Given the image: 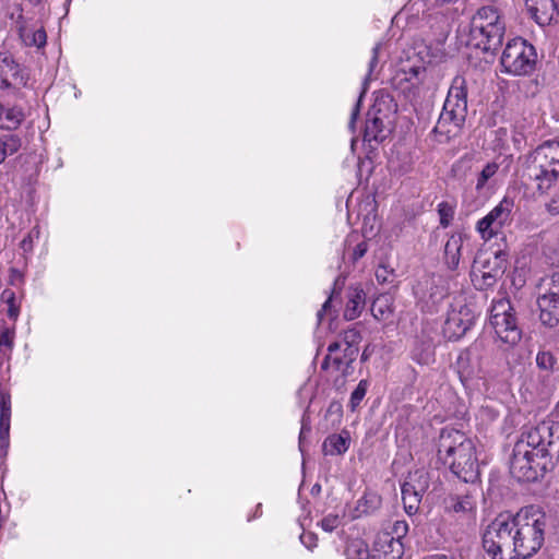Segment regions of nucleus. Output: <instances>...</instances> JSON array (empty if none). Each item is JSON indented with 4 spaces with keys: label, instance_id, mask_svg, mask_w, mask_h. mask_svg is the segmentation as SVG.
I'll return each mask as SVG.
<instances>
[{
    "label": "nucleus",
    "instance_id": "17",
    "mask_svg": "<svg viewBox=\"0 0 559 559\" xmlns=\"http://www.w3.org/2000/svg\"><path fill=\"white\" fill-rule=\"evenodd\" d=\"M467 239V235L455 231L452 233L443 248V262L448 270L456 271L462 258L463 243Z\"/></svg>",
    "mask_w": 559,
    "mask_h": 559
},
{
    "label": "nucleus",
    "instance_id": "38",
    "mask_svg": "<svg viewBox=\"0 0 559 559\" xmlns=\"http://www.w3.org/2000/svg\"><path fill=\"white\" fill-rule=\"evenodd\" d=\"M536 364L540 369L551 370L556 364V359L550 352H538Z\"/></svg>",
    "mask_w": 559,
    "mask_h": 559
},
{
    "label": "nucleus",
    "instance_id": "46",
    "mask_svg": "<svg viewBox=\"0 0 559 559\" xmlns=\"http://www.w3.org/2000/svg\"><path fill=\"white\" fill-rule=\"evenodd\" d=\"M14 344V332L10 329H4L0 333V347H7L11 349Z\"/></svg>",
    "mask_w": 559,
    "mask_h": 559
},
{
    "label": "nucleus",
    "instance_id": "40",
    "mask_svg": "<svg viewBox=\"0 0 559 559\" xmlns=\"http://www.w3.org/2000/svg\"><path fill=\"white\" fill-rule=\"evenodd\" d=\"M342 523V519L337 514H328L321 520V527L325 532H333Z\"/></svg>",
    "mask_w": 559,
    "mask_h": 559
},
{
    "label": "nucleus",
    "instance_id": "44",
    "mask_svg": "<svg viewBox=\"0 0 559 559\" xmlns=\"http://www.w3.org/2000/svg\"><path fill=\"white\" fill-rule=\"evenodd\" d=\"M368 251V243L367 241L365 240H361L359 241L358 243H356V246L353 248L350 254H349V259L352 260V262H357L358 260H360Z\"/></svg>",
    "mask_w": 559,
    "mask_h": 559
},
{
    "label": "nucleus",
    "instance_id": "33",
    "mask_svg": "<svg viewBox=\"0 0 559 559\" xmlns=\"http://www.w3.org/2000/svg\"><path fill=\"white\" fill-rule=\"evenodd\" d=\"M367 389L368 382L366 380H360L356 389L350 394L349 405L352 409H355L357 406H359L367 393Z\"/></svg>",
    "mask_w": 559,
    "mask_h": 559
},
{
    "label": "nucleus",
    "instance_id": "35",
    "mask_svg": "<svg viewBox=\"0 0 559 559\" xmlns=\"http://www.w3.org/2000/svg\"><path fill=\"white\" fill-rule=\"evenodd\" d=\"M474 347L467 348L460 353L457 357V367H459V373L462 378L463 376L469 377L472 374V370L467 368L465 364H467L471 359V356L473 354Z\"/></svg>",
    "mask_w": 559,
    "mask_h": 559
},
{
    "label": "nucleus",
    "instance_id": "32",
    "mask_svg": "<svg viewBox=\"0 0 559 559\" xmlns=\"http://www.w3.org/2000/svg\"><path fill=\"white\" fill-rule=\"evenodd\" d=\"M543 285L546 287L544 295L559 298V272H554L550 276L544 278Z\"/></svg>",
    "mask_w": 559,
    "mask_h": 559
},
{
    "label": "nucleus",
    "instance_id": "23",
    "mask_svg": "<svg viewBox=\"0 0 559 559\" xmlns=\"http://www.w3.org/2000/svg\"><path fill=\"white\" fill-rule=\"evenodd\" d=\"M366 305V294L359 287L349 288L347 293V301L344 309V318L347 321L357 319L362 312Z\"/></svg>",
    "mask_w": 559,
    "mask_h": 559
},
{
    "label": "nucleus",
    "instance_id": "20",
    "mask_svg": "<svg viewBox=\"0 0 559 559\" xmlns=\"http://www.w3.org/2000/svg\"><path fill=\"white\" fill-rule=\"evenodd\" d=\"M372 552L390 559H402L404 545L403 542L393 538L389 534L379 533L374 542V549Z\"/></svg>",
    "mask_w": 559,
    "mask_h": 559
},
{
    "label": "nucleus",
    "instance_id": "22",
    "mask_svg": "<svg viewBox=\"0 0 559 559\" xmlns=\"http://www.w3.org/2000/svg\"><path fill=\"white\" fill-rule=\"evenodd\" d=\"M350 436L347 430L328 436L322 443V453L328 456L343 455L349 448Z\"/></svg>",
    "mask_w": 559,
    "mask_h": 559
},
{
    "label": "nucleus",
    "instance_id": "29",
    "mask_svg": "<svg viewBox=\"0 0 559 559\" xmlns=\"http://www.w3.org/2000/svg\"><path fill=\"white\" fill-rule=\"evenodd\" d=\"M499 170V164L496 162L488 163L479 173L476 181V190L480 191L485 188L488 180L491 179Z\"/></svg>",
    "mask_w": 559,
    "mask_h": 559
},
{
    "label": "nucleus",
    "instance_id": "15",
    "mask_svg": "<svg viewBox=\"0 0 559 559\" xmlns=\"http://www.w3.org/2000/svg\"><path fill=\"white\" fill-rule=\"evenodd\" d=\"M28 74L8 52H0V88L20 90L26 86Z\"/></svg>",
    "mask_w": 559,
    "mask_h": 559
},
{
    "label": "nucleus",
    "instance_id": "24",
    "mask_svg": "<svg viewBox=\"0 0 559 559\" xmlns=\"http://www.w3.org/2000/svg\"><path fill=\"white\" fill-rule=\"evenodd\" d=\"M25 120V112L20 106H4L0 103V129L16 130Z\"/></svg>",
    "mask_w": 559,
    "mask_h": 559
},
{
    "label": "nucleus",
    "instance_id": "31",
    "mask_svg": "<svg viewBox=\"0 0 559 559\" xmlns=\"http://www.w3.org/2000/svg\"><path fill=\"white\" fill-rule=\"evenodd\" d=\"M1 298L8 305V316L10 319L16 320L20 314V306L16 305L15 293L11 289H4Z\"/></svg>",
    "mask_w": 559,
    "mask_h": 559
},
{
    "label": "nucleus",
    "instance_id": "36",
    "mask_svg": "<svg viewBox=\"0 0 559 559\" xmlns=\"http://www.w3.org/2000/svg\"><path fill=\"white\" fill-rule=\"evenodd\" d=\"M473 159L474 157L472 154H464L453 163L451 171L454 174V176H457L461 173L471 169Z\"/></svg>",
    "mask_w": 559,
    "mask_h": 559
},
{
    "label": "nucleus",
    "instance_id": "7",
    "mask_svg": "<svg viewBox=\"0 0 559 559\" xmlns=\"http://www.w3.org/2000/svg\"><path fill=\"white\" fill-rule=\"evenodd\" d=\"M514 523L511 515H498L484 531L481 543L490 559H515Z\"/></svg>",
    "mask_w": 559,
    "mask_h": 559
},
{
    "label": "nucleus",
    "instance_id": "48",
    "mask_svg": "<svg viewBox=\"0 0 559 559\" xmlns=\"http://www.w3.org/2000/svg\"><path fill=\"white\" fill-rule=\"evenodd\" d=\"M332 297L330 296L324 304L322 305V308L318 311L319 320H322L323 314L330 309Z\"/></svg>",
    "mask_w": 559,
    "mask_h": 559
},
{
    "label": "nucleus",
    "instance_id": "8",
    "mask_svg": "<svg viewBox=\"0 0 559 559\" xmlns=\"http://www.w3.org/2000/svg\"><path fill=\"white\" fill-rule=\"evenodd\" d=\"M489 324L497 340L507 348L515 346L522 338L515 310L507 298L492 301Z\"/></svg>",
    "mask_w": 559,
    "mask_h": 559
},
{
    "label": "nucleus",
    "instance_id": "42",
    "mask_svg": "<svg viewBox=\"0 0 559 559\" xmlns=\"http://www.w3.org/2000/svg\"><path fill=\"white\" fill-rule=\"evenodd\" d=\"M10 447V428L0 427V459H4Z\"/></svg>",
    "mask_w": 559,
    "mask_h": 559
},
{
    "label": "nucleus",
    "instance_id": "34",
    "mask_svg": "<svg viewBox=\"0 0 559 559\" xmlns=\"http://www.w3.org/2000/svg\"><path fill=\"white\" fill-rule=\"evenodd\" d=\"M28 46H35L41 48L47 43V34L44 27H39L32 32L31 36L27 35L25 39Z\"/></svg>",
    "mask_w": 559,
    "mask_h": 559
},
{
    "label": "nucleus",
    "instance_id": "49",
    "mask_svg": "<svg viewBox=\"0 0 559 559\" xmlns=\"http://www.w3.org/2000/svg\"><path fill=\"white\" fill-rule=\"evenodd\" d=\"M546 419H552L559 421V402L556 404L554 411Z\"/></svg>",
    "mask_w": 559,
    "mask_h": 559
},
{
    "label": "nucleus",
    "instance_id": "10",
    "mask_svg": "<svg viewBox=\"0 0 559 559\" xmlns=\"http://www.w3.org/2000/svg\"><path fill=\"white\" fill-rule=\"evenodd\" d=\"M508 253L498 250L492 254L480 253L472 264L471 281L478 290H486L496 285L507 270Z\"/></svg>",
    "mask_w": 559,
    "mask_h": 559
},
{
    "label": "nucleus",
    "instance_id": "39",
    "mask_svg": "<svg viewBox=\"0 0 559 559\" xmlns=\"http://www.w3.org/2000/svg\"><path fill=\"white\" fill-rule=\"evenodd\" d=\"M39 237V229L37 227H34L31 229L27 235L21 240L20 247L21 249L28 253L32 252L34 249V240Z\"/></svg>",
    "mask_w": 559,
    "mask_h": 559
},
{
    "label": "nucleus",
    "instance_id": "16",
    "mask_svg": "<svg viewBox=\"0 0 559 559\" xmlns=\"http://www.w3.org/2000/svg\"><path fill=\"white\" fill-rule=\"evenodd\" d=\"M531 17L540 26L549 25L559 14L556 0H524Z\"/></svg>",
    "mask_w": 559,
    "mask_h": 559
},
{
    "label": "nucleus",
    "instance_id": "28",
    "mask_svg": "<svg viewBox=\"0 0 559 559\" xmlns=\"http://www.w3.org/2000/svg\"><path fill=\"white\" fill-rule=\"evenodd\" d=\"M455 203L442 201L437 205V212L439 215V224L442 228H448L455 215Z\"/></svg>",
    "mask_w": 559,
    "mask_h": 559
},
{
    "label": "nucleus",
    "instance_id": "14",
    "mask_svg": "<svg viewBox=\"0 0 559 559\" xmlns=\"http://www.w3.org/2000/svg\"><path fill=\"white\" fill-rule=\"evenodd\" d=\"M359 349L354 347L344 348L338 344L331 343L328 346V354L324 357L321 369L337 372L346 378L353 373V362L358 356Z\"/></svg>",
    "mask_w": 559,
    "mask_h": 559
},
{
    "label": "nucleus",
    "instance_id": "9",
    "mask_svg": "<svg viewBox=\"0 0 559 559\" xmlns=\"http://www.w3.org/2000/svg\"><path fill=\"white\" fill-rule=\"evenodd\" d=\"M536 62L535 47L522 37L509 40L500 58L502 72L514 76L531 74L535 70Z\"/></svg>",
    "mask_w": 559,
    "mask_h": 559
},
{
    "label": "nucleus",
    "instance_id": "11",
    "mask_svg": "<svg viewBox=\"0 0 559 559\" xmlns=\"http://www.w3.org/2000/svg\"><path fill=\"white\" fill-rule=\"evenodd\" d=\"M429 485L430 476L426 469L417 468L408 473L401 487L404 510L408 515H415L418 512Z\"/></svg>",
    "mask_w": 559,
    "mask_h": 559
},
{
    "label": "nucleus",
    "instance_id": "41",
    "mask_svg": "<svg viewBox=\"0 0 559 559\" xmlns=\"http://www.w3.org/2000/svg\"><path fill=\"white\" fill-rule=\"evenodd\" d=\"M342 416H343V408H342L341 403L335 402V401L331 402L326 409L325 418L333 417V425L335 423L338 425L341 423Z\"/></svg>",
    "mask_w": 559,
    "mask_h": 559
},
{
    "label": "nucleus",
    "instance_id": "25",
    "mask_svg": "<svg viewBox=\"0 0 559 559\" xmlns=\"http://www.w3.org/2000/svg\"><path fill=\"white\" fill-rule=\"evenodd\" d=\"M364 139L367 142H381L385 139L384 123L379 117L369 118L365 124Z\"/></svg>",
    "mask_w": 559,
    "mask_h": 559
},
{
    "label": "nucleus",
    "instance_id": "1",
    "mask_svg": "<svg viewBox=\"0 0 559 559\" xmlns=\"http://www.w3.org/2000/svg\"><path fill=\"white\" fill-rule=\"evenodd\" d=\"M555 455H559V421L544 419L522 432L513 448L510 473L519 481H535L546 471V459Z\"/></svg>",
    "mask_w": 559,
    "mask_h": 559
},
{
    "label": "nucleus",
    "instance_id": "2",
    "mask_svg": "<svg viewBox=\"0 0 559 559\" xmlns=\"http://www.w3.org/2000/svg\"><path fill=\"white\" fill-rule=\"evenodd\" d=\"M438 459L465 483L479 477L476 444L465 432L454 428H442L437 449Z\"/></svg>",
    "mask_w": 559,
    "mask_h": 559
},
{
    "label": "nucleus",
    "instance_id": "5",
    "mask_svg": "<svg viewBox=\"0 0 559 559\" xmlns=\"http://www.w3.org/2000/svg\"><path fill=\"white\" fill-rule=\"evenodd\" d=\"M513 523L515 559L531 558L544 545L546 515L530 507L513 515Z\"/></svg>",
    "mask_w": 559,
    "mask_h": 559
},
{
    "label": "nucleus",
    "instance_id": "26",
    "mask_svg": "<svg viewBox=\"0 0 559 559\" xmlns=\"http://www.w3.org/2000/svg\"><path fill=\"white\" fill-rule=\"evenodd\" d=\"M371 313L378 321L389 320L393 314V305L388 296L377 297L371 305Z\"/></svg>",
    "mask_w": 559,
    "mask_h": 559
},
{
    "label": "nucleus",
    "instance_id": "27",
    "mask_svg": "<svg viewBox=\"0 0 559 559\" xmlns=\"http://www.w3.org/2000/svg\"><path fill=\"white\" fill-rule=\"evenodd\" d=\"M21 147V139L16 134H5L0 138V164L7 156L13 155Z\"/></svg>",
    "mask_w": 559,
    "mask_h": 559
},
{
    "label": "nucleus",
    "instance_id": "50",
    "mask_svg": "<svg viewBox=\"0 0 559 559\" xmlns=\"http://www.w3.org/2000/svg\"><path fill=\"white\" fill-rule=\"evenodd\" d=\"M424 559H454L452 556H448L444 554H435L426 556Z\"/></svg>",
    "mask_w": 559,
    "mask_h": 559
},
{
    "label": "nucleus",
    "instance_id": "47",
    "mask_svg": "<svg viewBox=\"0 0 559 559\" xmlns=\"http://www.w3.org/2000/svg\"><path fill=\"white\" fill-rule=\"evenodd\" d=\"M376 277L379 283L391 282L390 277H393V271H389L386 266L380 265L376 271Z\"/></svg>",
    "mask_w": 559,
    "mask_h": 559
},
{
    "label": "nucleus",
    "instance_id": "54",
    "mask_svg": "<svg viewBox=\"0 0 559 559\" xmlns=\"http://www.w3.org/2000/svg\"><path fill=\"white\" fill-rule=\"evenodd\" d=\"M412 71L414 72V74H415V75H418V73H419L420 69H419V68H417V69H412Z\"/></svg>",
    "mask_w": 559,
    "mask_h": 559
},
{
    "label": "nucleus",
    "instance_id": "6",
    "mask_svg": "<svg viewBox=\"0 0 559 559\" xmlns=\"http://www.w3.org/2000/svg\"><path fill=\"white\" fill-rule=\"evenodd\" d=\"M506 22L497 7L483 5L473 15L469 43L475 48L495 53L502 46Z\"/></svg>",
    "mask_w": 559,
    "mask_h": 559
},
{
    "label": "nucleus",
    "instance_id": "37",
    "mask_svg": "<svg viewBox=\"0 0 559 559\" xmlns=\"http://www.w3.org/2000/svg\"><path fill=\"white\" fill-rule=\"evenodd\" d=\"M408 532V524L406 521L399 520L395 521L391 527V531L381 532L380 534H389L393 538L399 539L402 542V539L407 535Z\"/></svg>",
    "mask_w": 559,
    "mask_h": 559
},
{
    "label": "nucleus",
    "instance_id": "21",
    "mask_svg": "<svg viewBox=\"0 0 559 559\" xmlns=\"http://www.w3.org/2000/svg\"><path fill=\"white\" fill-rule=\"evenodd\" d=\"M539 308V319L543 324L550 328L556 326L559 323V298H551L546 295H542L537 299Z\"/></svg>",
    "mask_w": 559,
    "mask_h": 559
},
{
    "label": "nucleus",
    "instance_id": "18",
    "mask_svg": "<svg viewBox=\"0 0 559 559\" xmlns=\"http://www.w3.org/2000/svg\"><path fill=\"white\" fill-rule=\"evenodd\" d=\"M472 324L473 321L468 309L453 310L445 320L444 330L450 333V337L459 338L465 335Z\"/></svg>",
    "mask_w": 559,
    "mask_h": 559
},
{
    "label": "nucleus",
    "instance_id": "4",
    "mask_svg": "<svg viewBox=\"0 0 559 559\" xmlns=\"http://www.w3.org/2000/svg\"><path fill=\"white\" fill-rule=\"evenodd\" d=\"M467 81L463 75H455L449 87L442 111L432 130L437 141L449 142L456 136L467 116Z\"/></svg>",
    "mask_w": 559,
    "mask_h": 559
},
{
    "label": "nucleus",
    "instance_id": "43",
    "mask_svg": "<svg viewBox=\"0 0 559 559\" xmlns=\"http://www.w3.org/2000/svg\"><path fill=\"white\" fill-rule=\"evenodd\" d=\"M545 254L551 264L559 265V238L555 242L546 246Z\"/></svg>",
    "mask_w": 559,
    "mask_h": 559
},
{
    "label": "nucleus",
    "instance_id": "51",
    "mask_svg": "<svg viewBox=\"0 0 559 559\" xmlns=\"http://www.w3.org/2000/svg\"><path fill=\"white\" fill-rule=\"evenodd\" d=\"M368 501H369L368 497L367 496H362L358 500L357 510H360L362 508V512H367V509H365V506L367 504Z\"/></svg>",
    "mask_w": 559,
    "mask_h": 559
},
{
    "label": "nucleus",
    "instance_id": "12",
    "mask_svg": "<svg viewBox=\"0 0 559 559\" xmlns=\"http://www.w3.org/2000/svg\"><path fill=\"white\" fill-rule=\"evenodd\" d=\"M414 294L421 310L431 312L449 295V286L442 275L432 274L416 284Z\"/></svg>",
    "mask_w": 559,
    "mask_h": 559
},
{
    "label": "nucleus",
    "instance_id": "45",
    "mask_svg": "<svg viewBox=\"0 0 559 559\" xmlns=\"http://www.w3.org/2000/svg\"><path fill=\"white\" fill-rule=\"evenodd\" d=\"M546 211L552 215H559V188L554 191L549 201L546 203Z\"/></svg>",
    "mask_w": 559,
    "mask_h": 559
},
{
    "label": "nucleus",
    "instance_id": "13",
    "mask_svg": "<svg viewBox=\"0 0 559 559\" xmlns=\"http://www.w3.org/2000/svg\"><path fill=\"white\" fill-rule=\"evenodd\" d=\"M513 205L511 199L503 198L486 216L477 222L476 230L481 239L490 240L510 223Z\"/></svg>",
    "mask_w": 559,
    "mask_h": 559
},
{
    "label": "nucleus",
    "instance_id": "52",
    "mask_svg": "<svg viewBox=\"0 0 559 559\" xmlns=\"http://www.w3.org/2000/svg\"><path fill=\"white\" fill-rule=\"evenodd\" d=\"M367 559H390V558L372 552V554L368 555Z\"/></svg>",
    "mask_w": 559,
    "mask_h": 559
},
{
    "label": "nucleus",
    "instance_id": "19",
    "mask_svg": "<svg viewBox=\"0 0 559 559\" xmlns=\"http://www.w3.org/2000/svg\"><path fill=\"white\" fill-rule=\"evenodd\" d=\"M476 490L467 491L465 495L452 496L448 500L447 509L449 512L455 514H463L468 518H474L476 514Z\"/></svg>",
    "mask_w": 559,
    "mask_h": 559
},
{
    "label": "nucleus",
    "instance_id": "3",
    "mask_svg": "<svg viewBox=\"0 0 559 559\" xmlns=\"http://www.w3.org/2000/svg\"><path fill=\"white\" fill-rule=\"evenodd\" d=\"M523 177L539 194L555 189L559 183V141H545L525 155Z\"/></svg>",
    "mask_w": 559,
    "mask_h": 559
},
{
    "label": "nucleus",
    "instance_id": "30",
    "mask_svg": "<svg viewBox=\"0 0 559 559\" xmlns=\"http://www.w3.org/2000/svg\"><path fill=\"white\" fill-rule=\"evenodd\" d=\"M361 341L360 332L356 329H348L344 331L342 338L340 341L333 342V344H338L344 348L354 347L359 349V343Z\"/></svg>",
    "mask_w": 559,
    "mask_h": 559
},
{
    "label": "nucleus",
    "instance_id": "53",
    "mask_svg": "<svg viewBox=\"0 0 559 559\" xmlns=\"http://www.w3.org/2000/svg\"><path fill=\"white\" fill-rule=\"evenodd\" d=\"M44 0H29L31 3L37 5L40 4Z\"/></svg>",
    "mask_w": 559,
    "mask_h": 559
}]
</instances>
